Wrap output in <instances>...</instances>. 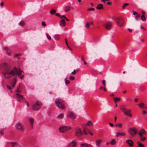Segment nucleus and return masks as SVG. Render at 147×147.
<instances>
[{
  "label": "nucleus",
  "instance_id": "obj_23",
  "mask_svg": "<svg viewBox=\"0 0 147 147\" xmlns=\"http://www.w3.org/2000/svg\"><path fill=\"white\" fill-rule=\"evenodd\" d=\"M81 146L83 147H90V146H92L90 144H81Z\"/></svg>",
  "mask_w": 147,
  "mask_h": 147
},
{
  "label": "nucleus",
  "instance_id": "obj_26",
  "mask_svg": "<svg viewBox=\"0 0 147 147\" xmlns=\"http://www.w3.org/2000/svg\"><path fill=\"white\" fill-rule=\"evenodd\" d=\"M21 86L20 85H19L17 87V90H16V92H20L21 91Z\"/></svg>",
  "mask_w": 147,
  "mask_h": 147
},
{
  "label": "nucleus",
  "instance_id": "obj_15",
  "mask_svg": "<svg viewBox=\"0 0 147 147\" xmlns=\"http://www.w3.org/2000/svg\"><path fill=\"white\" fill-rule=\"evenodd\" d=\"M145 131L143 129H142L140 131V132L138 134V135L139 136H142L143 135L145 134Z\"/></svg>",
  "mask_w": 147,
  "mask_h": 147
},
{
  "label": "nucleus",
  "instance_id": "obj_40",
  "mask_svg": "<svg viewBox=\"0 0 147 147\" xmlns=\"http://www.w3.org/2000/svg\"><path fill=\"white\" fill-rule=\"evenodd\" d=\"M67 78L65 79V83L66 84H68L70 83V82L69 80H67Z\"/></svg>",
  "mask_w": 147,
  "mask_h": 147
},
{
  "label": "nucleus",
  "instance_id": "obj_54",
  "mask_svg": "<svg viewBox=\"0 0 147 147\" xmlns=\"http://www.w3.org/2000/svg\"><path fill=\"white\" fill-rule=\"evenodd\" d=\"M6 86H7V88L8 89H11V87L10 86H8V85H6Z\"/></svg>",
  "mask_w": 147,
  "mask_h": 147
},
{
  "label": "nucleus",
  "instance_id": "obj_13",
  "mask_svg": "<svg viewBox=\"0 0 147 147\" xmlns=\"http://www.w3.org/2000/svg\"><path fill=\"white\" fill-rule=\"evenodd\" d=\"M102 142V140L101 139H99L97 140H96V144L97 147H99L101 143Z\"/></svg>",
  "mask_w": 147,
  "mask_h": 147
},
{
  "label": "nucleus",
  "instance_id": "obj_1",
  "mask_svg": "<svg viewBox=\"0 0 147 147\" xmlns=\"http://www.w3.org/2000/svg\"><path fill=\"white\" fill-rule=\"evenodd\" d=\"M22 73H23L24 72L21 69H19L18 72V69L15 67L12 70L9 68H6L3 72V74L5 78L8 79L10 78L11 76H14L16 75L19 76Z\"/></svg>",
  "mask_w": 147,
  "mask_h": 147
},
{
  "label": "nucleus",
  "instance_id": "obj_31",
  "mask_svg": "<svg viewBox=\"0 0 147 147\" xmlns=\"http://www.w3.org/2000/svg\"><path fill=\"white\" fill-rule=\"evenodd\" d=\"M139 137H140V140L141 141H142V142L144 141L146 139V137H145L143 136H139Z\"/></svg>",
  "mask_w": 147,
  "mask_h": 147
},
{
  "label": "nucleus",
  "instance_id": "obj_39",
  "mask_svg": "<svg viewBox=\"0 0 147 147\" xmlns=\"http://www.w3.org/2000/svg\"><path fill=\"white\" fill-rule=\"evenodd\" d=\"M55 38L56 40H58L60 38V36L59 35L56 34L55 36Z\"/></svg>",
  "mask_w": 147,
  "mask_h": 147
},
{
  "label": "nucleus",
  "instance_id": "obj_60",
  "mask_svg": "<svg viewBox=\"0 0 147 147\" xmlns=\"http://www.w3.org/2000/svg\"><path fill=\"white\" fill-rule=\"evenodd\" d=\"M107 4L108 5H111V2H107Z\"/></svg>",
  "mask_w": 147,
  "mask_h": 147
},
{
  "label": "nucleus",
  "instance_id": "obj_28",
  "mask_svg": "<svg viewBox=\"0 0 147 147\" xmlns=\"http://www.w3.org/2000/svg\"><path fill=\"white\" fill-rule=\"evenodd\" d=\"M116 142L115 139H113L110 142V144L112 145H114L116 143Z\"/></svg>",
  "mask_w": 147,
  "mask_h": 147
},
{
  "label": "nucleus",
  "instance_id": "obj_43",
  "mask_svg": "<svg viewBox=\"0 0 147 147\" xmlns=\"http://www.w3.org/2000/svg\"><path fill=\"white\" fill-rule=\"evenodd\" d=\"M46 35H47V38L49 40H50L51 39V36L50 35H49V34L48 33H46Z\"/></svg>",
  "mask_w": 147,
  "mask_h": 147
},
{
  "label": "nucleus",
  "instance_id": "obj_24",
  "mask_svg": "<svg viewBox=\"0 0 147 147\" xmlns=\"http://www.w3.org/2000/svg\"><path fill=\"white\" fill-rule=\"evenodd\" d=\"M86 125L90 127H92L93 125V123L91 121H89L87 122Z\"/></svg>",
  "mask_w": 147,
  "mask_h": 147
},
{
  "label": "nucleus",
  "instance_id": "obj_2",
  "mask_svg": "<svg viewBox=\"0 0 147 147\" xmlns=\"http://www.w3.org/2000/svg\"><path fill=\"white\" fill-rule=\"evenodd\" d=\"M56 105L58 108L61 109H63L64 108V103L63 101L57 98L55 101Z\"/></svg>",
  "mask_w": 147,
  "mask_h": 147
},
{
  "label": "nucleus",
  "instance_id": "obj_52",
  "mask_svg": "<svg viewBox=\"0 0 147 147\" xmlns=\"http://www.w3.org/2000/svg\"><path fill=\"white\" fill-rule=\"evenodd\" d=\"M133 12V14L134 15H136V14H138V13L137 12H136L135 11H132Z\"/></svg>",
  "mask_w": 147,
  "mask_h": 147
},
{
  "label": "nucleus",
  "instance_id": "obj_38",
  "mask_svg": "<svg viewBox=\"0 0 147 147\" xmlns=\"http://www.w3.org/2000/svg\"><path fill=\"white\" fill-rule=\"evenodd\" d=\"M137 144L139 147H144V145L139 142H138Z\"/></svg>",
  "mask_w": 147,
  "mask_h": 147
},
{
  "label": "nucleus",
  "instance_id": "obj_49",
  "mask_svg": "<svg viewBox=\"0 0 147 147\" xmlns=\"http://www.w3.org/2000/svg\"><path fill=\"white\" fill-rule=\"evenodd\" d=\"M42 25L44 26H46V24H45V22H42Z\"/></svg>",
  "mask_w": 147,
  "mask_h": 147
},
{
  "label": "nucleus",
  "instance_id": "obj_8",
  "mask_svg": "<svg viewBox=\"0 0 147 147\" xmlns=\"http://www.w3.org/2000/svg\"><path fill=\"white\" fill-rule=\"evenodd\" d=\"M67 116L71 119H74L76 117V116L75 114L72 112H70L67 114Z\"/></svg>",
  "mask_w": 147,
  "mask_h": 147
},
{
  "label": "nucleus",
  "instance_id": "obj_20",
  "mask_svg": "<svg viewBox=\"0 0 147 147\" xmlns=\"http://www.w3.org/2000/svg\"><path fill=\"white\" fill-rule=\"evenodd\" d=\"M59 130L60 132H64V126H61L59 128Z\"/></svg>",
  "mask_w": 147,
  "mask_h": 147
},
{
  "label": "nucleus",
  "instance_id": "obj_30",
  "mask_svg": "<svg viewBox=\"0 0 147 147\" xmlns=\"http://www.w3.org/2000/svg\"><path fill=\"white\" fill-rule=\"evenodd\" d=\"M71 129L69 126H65V132Z\"/></svg>",
  "mask_w": 147,
  "mask_h": 147
},
{
  "label": "nucleus",
  "instance_id": "obj_4",
  "mask_svg": "<svg viewBox=\"0 0 147 147\" xmlns=\"http://www.w3.org/2000/svg\"><path fill=\"white\" fill-rule=\"evenodd\" d=\"M83 134L81 129L79 127H76L75 129L74 135L78 138H80Z\"/></svg>",
  "mask_w": 147,
  "mask_h": 147
},
{
  "label": "nucleus",
  "instance_id": "obj_7",
  "mask_svg": "<svg viewBox=\"0 0 147 147\" xmlns=\"http://www.w3.org/2000/svg\"><path fill=\"white\" fill-rule=\"evenodd\" d=\"M115 21L119 26L121 27L123 26L124 20L122 18H117L115 19Z\"/></svg>",
  "mask_w": 147,
  "mask_h": 147
},
{
  "label": "nucleus",
  "instance_id": "obj_19",
  "mask_svg": "<svg viewBox=\"0 0 147 147\" xmlns=\"http://www.w3.org/2000/svg\"><path fill=\"white\" fill-rule=\"evenodd\" d=\"M74 9V8L69 6H67L65 8V11L67 12L69 11L72 10Z\"/></svg>",
  "mask_w": 147,
  "mask_h": 147
},
{
  "label": "nucleus",
  "instance_id": "obj_46",
  "mask_svg": "<svg viewBox=\"0 0 147 147\" xmlns=\"http://www.w3.org/2000/svg\"><path fill=\"white\" fill-rule=\"evenodd\" d=\"M102 83L103 84V85L105 86H106V82L105 80H103L102 81Z\"/></svg>",
  "mask_w": 147,
  "mask_h": 147
},
{
  "label": "nucleus",
  "instance_id": "obj_57",
  "mask_svg": "<svg viewBox=\"0 0 147 147\" xmlns=\"http://www.w3.org/2000/svg\"><path fill=\"white\" fill-rule=\"evenodd\" d=\"M76 74V73H75V70H74L73 71L72 73H71V74H74V75H75Z\"/></svg>",
  "mask_w": 147,
  "mask_h": 147
},
{
  "label": "nucleus",
  "instance_id": "obj_41",
  "mask_svg": "<svg viewBox=\"0 0 147 147\" xmlns=\"http://www.w3.org/2000/svg\"><path fill=\"white\" fill-rule=\"evenodd\" d=\"M144 103H141L139 104V106L140 108H142L144 106Z\"/></svg>",
  "mask_w": 147,
  "mask_h": 147
},
{
  "label": "nucleus",
  "instance_id": "obj_48",
  "mask_svg": "<svg viewBox=\"0 0 147 147\" xmlns=\"http://www.w3.org/2000/svg\"><path fill=\"white\" fill-rule=\"evenodd\" d=\"M116 126H118L119 127H122V125L121 123H120L116 125Z\"/></svg>",
  "mask_w": 147,
  "mask_h": 147
},
{
  "label": "nucleus",
  "instance_id": "obj_12",
  "mask_svg": "<svg viewBox=\"0 0 147 147\" xmlns=\"http://www.w3.org/2000/svg\"><path fill=\"white\" fill-rule=\"evenodd\" d=\"M112 24L111 22H108L105 24L104 26L105 28L107 30H110L112 27Z\"/></svg>",
  "mask_w": 147,
  "mask_h": 147
},
{
  "label": "nucleus",
  "instance_id": "obj_11",
  "mask_svg": "<svg viewBox=\"0 0 147 147\" xmlns=\"http://www.w3.org/2000/svg\"><path fill=\"white\" fill-rule=\"evenodd\" d=\"M77 141L76 140L71 142L69 144L67 147H76V146Z\"/></svg>",
  "mask_w": 147,
  "mask_h": 147
},
{
  "label": "nucleus",
  "instance_id": "obj_62",
  "mask_svg": "<svg viewBox=\"0 0 147 147\" xmlns=\"http://www.w3.org/2000/svg\"><path fill=\"white\" fill-rule=\"evenodd\" d=\"M0 5L1 6H3V2H1L0 3Z\"/></svg>",
  "mask_w": 147,
  "mask_h": 147
},
{
  "label": "nucleus",
  "instance_id": "obj_5",
  "mask_svg": "<svg viewBox=\"0 0 147 147\" xmlns=\"http://www.w3.org/2000/svg\"><path fill=\"white\" fill-rule=\"evenodd\" d=\"M42 105L40 102L37 101L33 106L32 109L34 111H38Z\"/></svg>",
  "mask_w": 147,
  "mask_h": 147
},
{
  "label": "nucleus",
  "instance_id": "obj_55",
  "mask_svg": "<svg viewBox=\"0 0 147 147\" xmlns=\"http://www.w3.org/2000/svg\"><path fill=\"white\" fill-rule=\"evenodd\" d=\"M142 15H144V16H145V12H144V11H142Z\"/></svg>",
  "mask_w": 147,
  "mask_h": 147
},
{
  "label": "nucleus",
  "instance_id": "obj_35",
  "mask_svg": "<svg viewBox=\"0 0 147 147\" xmlns=\"http://www.w3.org/2000/svg\"><path fill=\"white\" fill-rule=\"evenodd\" d=\"M19 24L22 26H24L25 25V22L23 21H21Z\"/></svg>",
  "mask_w": 147,
  "mask_h": 147
},
{
  "label": "nucleus",
  "instance_id": "obj_64",
  "mask_svg": "<svg viewBox=\"0 0 147 147\" xmlns=\"http://www.w3.org/2000/svg\"><path fill=\"white\" fill-rule=\"evenodd\" d=\"M138 100V99L137 98H135L134 99V101L135 102H137Z\"/></svg>",
  "mask_w": 147,
  "mask_h": 147
},
{
  "label": "nucleus",
  "instance_id": "obj_6",
  "mask_svg": "<svg viewBox=\"0 0 147 147\" xmlns=\"http://www.w3.org/2000/svg\"><path fill=\"white\" fill-rule=\"evenodd\" d=\"M138 130L135 128H131L128 130L129 134L132 137L134 136L137 133Z\"/></svg>",
  "mask_w": 147,
  "mask_h": 147
},
{
  "label": "nucleus",
  "instance_id": "obj_51",
  "mask_svg": "<svg viewBox=\"0 0 147 147\" xmlns=\"http://www.w3.org/2000/svg\"><path fill=\"white\" fill-rule=\"evenodd\" d=\"M55 15L56 16L59 17V18L60 17V14L58 13H56L55 14Z\"/></svg>",
  "mask_w": 147,
  "mask_h": 147
},
{
  "label": "nucleus",
  "instance_id": "obj_37",
  "mask_svg": "<svg viewBox=\"0 0 147 147\" xmlns=\"http://www.w3.org/2000/svg\"><path fill=\"white\" fill-rule=\"evenodd\" d=\"M141 19L142 21H145L146 20V18L145 16L142 15L141 17Z\"/></svg>",
  "mask_w": 147,
  "mask_h": 147
},
{
  "label": "nucleus",
  "instance_id": "obj_58",
  "mask_svg": "<svg viewBox=\"0 0 147 147\" xmlns=\"http://www.w3.org/2000/svg\"><path fill=\"white\" fill-rule=\"evenodd\" d=\"M140 28H141L143 29L144 30H146V29L145 28H144V27H143V26H140Z\"/></svg>",
  "mask_w": 147,
  "mask_h": 147
},
{
  "label": "nucleus",
  "instance_id": "obj_61",
  "mask_svg": "<svg viewBox=\"0 0 147 147\" xmlns=\"http://www.w3.org/2000/svg\"><path fill=\"white\" fill-rule=\"evenodd\" d=\"M64 18V15H62L61 16L60 15V18Z\"/></svg>",
  "mask_w": 147,
  "mask_h": 147
},
{
  "label": "nucleus",
  "instance_id": "obj_17",
  "mask_svg": "<svg viewBox=\"0 0 147 147\" xmlns=\"http://www.w3.org/2000/svg\"><path fill=\"white\" fill-rule=\"evenodd\" d=\"M59 24L61 27H64V19H62L59 22Z\"/></svg>",
  "mask_w": 147,
  "mask_h": 147
},
{
  "label": "nucleus",
  "instance_id": "obj_59",
  "mask_svg": "<svg viewBox=\"0 0 147 147\" xmlns=\"http://www.w3.org/2000/svg\"><path fill=\"white\" fill-rule=\"evenodd\" d=\"M25 102L26 104L27 105L28 107H29V104H28V102L27 101H25Z\"/></svg>",
  "mask_w": 147,
  "mask_h": 147
},
{
  "label": "nucleus",
  "instance_id": "obj_21",
  "mask_svg": "<svg viewBox=\"0 0 147 147\" xmlns=\"http://www.w3.org/2000/svg\"><path fill=\"white\" fill-rule=\"evenodd\" d=\"M29 120L30 121V122L31 123V128H32L33 127L32 125H33V123H34V120L33 118H29Z\"/></svg>",
  "mask_w": 147,
  "mask_h": 147
},
{
  "label": "nucleus",
  "instance_id": "obj_34",
  "mask_svg": "<svg viewBox=\"0 0 147 147\" xmlns=\"http://www.w3.org/2000/svg\"><path fill=\"white\" fill-rule=\"evenodd\" d=\"M63 114H61L57 116V118L59 119H61L63 118Z\"/></svg>",
  "mask_w": 147,
  "mask_h": 147
},
{
  "label": "nucleus",
  "instance_id": "obj_36",
  "mask_svg": "<svg viewBox=\"0 0 147 147\" xmlns=\"http://www.w3.org/2000/svg\"><path fill=\"white\" fill-rule=\"evenodd\" d=\"M65 40L66 42V45L67 47L69 49L70 51H71L72 50V49L68 45V43L67 41V40L66 38H65Z\"/></svg>",
  "mask_w": 147,
  "mask_h": 147
},
{
  "label": "nucleus",
  "instance_id": "obj_9",
  "mask_svg": "<svg viewBox=\"0 0 147 147\" xmlns=\"http://www.w3.org/2000/svg\"><path fill=\"white\" fill-rule=\"evenodd\" d=\"M16 95L19 102H22L24 100H25V98L22 95H21L19 93H17L16 94Z\"/></svg>",
  "mask_w": 147,
  "mask_h": 147
},
{
  "label": "nucleus",
  "instance_id": "obj_32",
  "mask_svg": "<svg viewBox=\"0 0 147 147\" xmlns=\"http://www.w3.org/2000/svg\"><path fill=\"white\" fill-rule=\"evenodd\" d=\"M114 100L115 103L117 101H119L121 100V98H114Z\"/></svg>",
  "mask_w": 147,
  "mask_h": 147
},
{
  "label": "nucleus",
  "instance_id": "obj_45",
  "mask_svg": "<svg viewBox=\"0 0 147 147\" xmlns=\"http://www.w3.org/2000/svg\"><path fill=\"white\" fill-rule=\"evenodd\" d=\"M140 17V14H138L135 17V18L136 20H138V18Z\"/></svg>",
  "mask_w": 147,
  "mask_h": 147
},
{
  "label": "nucleus",
  "instance_id": "obj_25",
  "mask_svg": "<svg viewBox=\"0 0 147 147\" xmlns=\"http://www.w3.org/2000/svg\"><path fill=\"white\" fill-rule=\"evenodd\" d=\"M103 7V5L102 4H98L97 7H96V8L98 9H100L102 8Z\"/></svg>",
  "mask_w": 147,
  "mask_h": 147
},
{
  "label": "nucleus",
  "instance_id": "obj_29",
  "mask_svg": "<svg viewBox=\"0 0 147 147\" xmlns=\"http://www.w3.org/2000/svg\"><path fill=\"white\" fill-rule=\"evenodd\" d=\"M50 13L51 15H54L55 14L56 10L55 9H53L51 10Z\"/></svg>",
  "mask_w": 147,
  "mask_h": 147
},
{
  "label": "nucleus",
  "instance_id": "obj_3",
  "mask_svg": "<svg viewBox=\"0 0 147 147\" xmlns=\"http://www.w3.org/2000/svg\"><path fill=\"white\" fill-rule=\"evenodd\" d=\"M121 110L123 112L124 115L126 116H127L130 117H132V116L131 113V110L128 109H126L124 107H121Z\"/></svg>",
  "mask_w": 147,
  "mask_h": 147
},
{
  "label": "nucleus",
  "instance_id": "obj_22",
  "mask_svg": "<svg viewBox=\"0 0 147 147\" xmlns=\"http://www.w3.org/2000/svg\"><path fill=\"white\" fill-rule=\"evenodd\" d=\"M4 49L7 52V54L8 55H10L11 54V51L9 50L8 47H4Z\"/></svg>",
  "mask_w": 147,
  "mask_h": 147
},
{
  "label": "nucleus",
  "instance_id": "obj_42",
  "mask_svg": "<svg viewBox=\"0 0 147 147\" xmlns=\"http://www.w3.org/2000/svg\"><path fill=\"white\" fill-rule=\"evenodd\" d=\"M129 5V4L127 3H125L122 6V9H124L125 8V7Z\"/></svg>",
  "mask_w": 147,
  "mask_h": 147
},
{
  "label": "nucleus",
  "instance_id": "obj_10",
  "mask_svg": "<svg viewBox=\"0 0 147 147\" xmlns=\"http://www.w3.org/2000/svg\"><path fill=\"white\" fill-rule=\"evenodd\" d=\"M16 127L17 129L21 131H23L24 129L22 124L20 123H18L16 125Z\"/></svg>",
  "mask_w": 147,
  "mask_h": 147
},
{
  "label": "nucleus",
  "instance_id": "obj_63",
  "mask_svg": "<svg viewBox=\"0 0 147 147\" xmlns=\"http://www.w3.org/2000/svg\"><path fill=\"white\" fill-rule=\"evenodd\" d=\"M24 77V75H22L20 77H19L20 78H21V79H22Z\"/></svg>",
  "mask_w": 147,
  "mask_h": 147
},
{
  "label": "nucleus",
  "instance_id": "obj_50",
  "mask_svg": "<svg viewBox=\"0 0 147 147\" xmlns=\"http://www.w3.org/2000/svg\"><path fill=\"white\" fill-rule=\"evenodd\" d=\"M3 129H2L0 131V134H1V135H2L3 134Z\"/></svg>",
  "mask_w": 147,
  "mask_h": 147
},
{
  "label": "nucleus",
  "instance_id": "obj_53",
  "mask_svg": "<svg viewBox=\"0 0 147 147\" xmlns=\"http://www.w3.org/2000/svg\"><path fill=\"white\" fill-rule=\"evenodd\" d=\"M147 113V112L145 111H142V114L143 115H144Z\"/></svg>",
  "mask_w": 147,
  "mask_h": 147
},
{
  "label": "nucleus",
  "instance_id": "obj_27",
  "mask_svg": "<svg viewBox=\"0 0 147 147\" xmlns=\"http://www.w3.org/2000/svg\"><path fill=\"white\" fill-rule=\"evenodd\" d=\"M11 144L12 147H18L19 146L18 144L16 142H12Z\"/></svg>",
  "mask_w": 147,
  "mask_h": 147
},
{
  "label": "nucleus",
  "instance_id": "obj_47",
  "mask_svg": "<svg viewBox=\"0 0 147 147\" xmlns=\"http://www.w3.org/2000/svg\"><path fill=\"white\" fill-rule=\"evenodd\" d=\"M75 79V78L74 76H70L69 77V79L71 80H73Z\"/></svg>",
  "mask_w": 147,
  "mask_h": 147
},
{
  "label": "nucleus",
  "instance_id": "obj_33",
  "mask_svg": "<svg viewBox=\"0 0 147 147\" xmlns=\"http://www.w3.org/2000/svg\"><path fill=\"white\" fill-rule=\"evenodd\" d=\"M17 80H16V79H14V81L12 83V86L13 88L16 85V82Z\"/></svg>",
  "mask_w": 147,
  "mask_h": 147
},
{
  "label": "nucleus",
  "instance_id": "obj_56",
  "mask_svg": "<svg viewBox=\"0 0 147 147\" xmlns=\"http://www.w3.org/2000/svg\"><path fill=\"white\" fill-rule=\"evenodd\" d=\"M109 125L111 126V127H113V124L112 123H109Z\"/></svg>",
  "mask_w": 147,
  "mask_h": 147
},
{
  "label": "nucleus",
  "instance_id": "obj_16",
  "mask_svg": "<svg viewBox=\"0 0 147 147\" xmlns=\"http://www.w3.org/2000/svg\"><path fill=\"white\" fill-rule=\"evenodd\" d=\"M90 130L86 128H84L83 130V132L85 135H88L90 132Z\"/></svg>",
  "mask_w": 147,
  "mask_h": 147
},
{
  "label": "nucleus",
  "instance_id": "obj_44",
  "mask_svg": "<svg viewBox=\"0 0 147 147\" xmlns=\"http://www.w3.org/2000/svg\"><path fill=\"white\" fill-rule=\"evenodd\" d=\"M86 27L87 28H90V24H89L87 23L86 24Z\"/></svg>",
  "mask_w": 147,
  "mask_h": 147
},
{
  "label": "nucleus",
  "instance_id": "obj_18",
  "mask_svg": "<svg viewBox=\"0 0 147 147\" xmlns=\"http://www.w3.org/2000/svg\"><path fill=\"white\" fill-rule=\"evenodd\" d=\"M124 136L125 135V133L123 132H121V133L120 132H117L116 133V136L117 137H118L119 136Z\"/></svg>",
  "mask_w": 147,
  "mask_h": 147
},
{
  "label": "nucleus",
  "instance_id": "obj_14",
  "mask_svg": "<svg viewBox=\"0 0 147 147\" xmlns=\"http://www.w3.org/2000/svg\"><path fill=\"white\" fill-rule=\"evenodd\" d=\"M126 142L131 147H132L134 145V142L131 140H127Z\"/></svg>",
  "mask_w": 147,
  "mask_h": 147
}]
</instances>
